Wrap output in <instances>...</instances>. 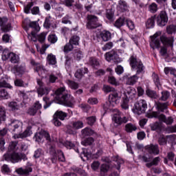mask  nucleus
Masks as SVG:
<instances>
[{
	"mask_svg": "<svg viewBox=\"0 0 176 176\" xmlns=\"http://www.w3.org/2000/svg\"><path fill=\"white\" fill-rule=\"evenodd\" d=\"M130 65L133 69L136 70V74L129 77L127 79V83L128 85H135L138 80V76H137V75H144L145 73V67H144L142 62H141L140 59H137V58L133 56L130 58Z\"/></svg>",
	"mask_w": 176,
	"mask_h": 176,
	"instance_id": "obj_1",
	"label": "nucleus"
},
{
	"mask_svg": "<svg viewBox=\"0 0 176 176\" xmlns=\"http://www.w3.org/2000/svg\"><path fill=\"white\" fill-rule=\"evenodd\" d=\"M55 102L66 107H72L75 104V98L65 93V87H60L56 91Z\"/></svg>",
	"mask_w": 176,
	"mask_h": 176,
	"instance_id": "obj_2",
	"label": "nucleus"
},
{
	"mask_svg": "<svg viewBox=\"0 0 176 176\" xmlns=\"http://www.w3.org/2000/svg\"><path fill=\"white\" fill-rule=\"evenodd\" d=\"M148 109V104L146 103V100L144 99H141L136 102L133 108L132 112L135 113V115H142V113H145Z\"/></svg>",
	"mask_w": 176,
	"mask_h": 176,
	"instance_id": "obj_3",
	"label": "nucleus"
},
{
	"mask_svg": "<svg viewBox=\"0 0 176 176\" xmlns=\"http://www.w3.org/2000/svg\"><path fill=\"white\" fill-rule=\"evenodd\" d=\"M3 159L6 162H12V163H19V162H20L21 159H23V160H27V157L25 156V155L19 154L15 152L11 154H10L8 152L6 154H4Z\"/></svg>",
	"mask_w": 176,
	"mask_h": 176,
	"instance_id": "obj_4",
	"label": "nucleus"
},
{
	"mask_svg": "<svg viewBox=\"0 0 176 176\" xmlns=\"http://www.w3.org/2000/svg\"><path fill=\"white\" fill-rule=\"evenodd\" d=\"M2 59L6 60L8 59H10V61L12 64H17L19 61H20V58L19 57V55L13 53V52H9V50H4L3 52L2 55Z\"/></svg>",
	"mask_w": 176,
	"mask_h": 176,
	"instance_id": "obj_5",
	"label": "nucleus"
},
{
	"mask_svg": "<svg viewBox=\"0 0 176 176\" xmlns=\"http://www.w3.org/2000/svg\"><path fill=\"white\" fill-rule=\"evenodd\" d=\"M87 28H88V30H95V28L100 27L98 18L97 16L94 15H87Z\"/></svg>",
	"mask_w": 176,
	"mask_h": 176,
	"instance_id": "obj_6",
	"label": "nucleus"
},
{
	"mask_svg": "<svg viewBox=\"0 0 176 176\" xmlns=\"http://www.w3.org/2000/svg\"><path fill=\"white\" fill-rule=\"evenodd\" d=\"M112 120L117 126H120L121 124H123V123H127L129 121L127 117L123 116L120 111L113 114Z\"/></svg>",
	"mask_w": 176,
	"mask_h": 176,
	"instance_id": "obj_7",
	"label": "nucleus"
},
{
	"mask_svg": "<svg viewBox=\"0 0 176 176\" xmlns=\"http://www.w3.org/2000/svg\"><path fill=\"white\" fill-rule=\"evenodd\" d=\"M8 126H11V130L12 133H20L23 127V122L19 120L12 119L10 123Z\"/></svg>",
	"mask_w": 176,
	"mask_h": 176,
	"instance_id": "obj_8",
	"label": "nucleus"
},
{
	"mask_svg": "<svg viewBox=\"0 0 176 176\" xmlns=\"http://www.w3.org/2000/svg\"><path fill=\"white\" fill-rule=\"evenodd\" d=\"M168 21V16L166 11H161L157 17V24L159 27H164Z\"/></svg>",
	"mask_w": 176,
	"mask_h": 176,
	"instance_id": "obj_9",
	"label": "nucleus"
},
{
	"mask_svg": "<svg viewBox=\"0 0 176 176\" xmlns=\"http://www.w3.org/2000/svg\"><path fill=\"white\" fill-rule=\"evenodd\" d=\"M30 64L34 66V71L38 74L39 76H42L47 72V70H46L41 63H36L34 60L30 61Z\"/></svg>",
	"mask_w": 176,
	"mask_h": 176,
	"instance_id": "obj_10",
	"label": "nucleus"
},
{
	"mask_svg": "<svg viewBox=\"0 0 176 176\" xmlns=\"http://www.w3.org/2000/svg\"><path fill=\"white\" fill-rule=\"evenodd\" d=\"M113 160L115 162L113 168L118 170V172H113V176H119L120 174V164H123L124 161L121 159L119 156H114L113 157Z\"/></svg>",
	"mask_w": 176,
	"mask_h": 176,
	"instance_id": "obj_11",
	"label": "nucleus"
},
{
	"mask_svg": "<svg viewBox=\"0 0 176 176\" xmlns=\"http://www.w3.org/2000/svg\"><path fill=\"white\" fill-rule=\"evenodd\" d=\"M109 98L111 102L119 104L122 98V92L116 90L109 96Z\"/></svg>",
	"mask_w": 176,
	"mask_h": 176,
	"instance_id": "obj_12",
	"label": "nucleus"
},
{
	"mask_svg": "<svg viewBox=\"0 0 176 176\" xmlns=\"http://www.w3.org/2000/svg\"><path fill=\"white\" fill-rule=\"evenodd\" d=\"M104 57L107 61L109 62L113 61V63H118V61H119V56H118V53L113 50L106 53Z\"/></svg>",
	"mask_w": 176,
	"mask_h": 176,
	"instance_id": "obj_13",
	"label": "nucleus"
},
{
	"mask_svg": "<svg viewBox=\"0 0 176 176\" xmlns=\"http://www.w3.org/2000/svg\"><path fill=\"white\" fill-rule=\"evenodd\" d=\"M157 36V33L151 36V40L150 42V46L152 47V49H159V47H160V38H159Z\"/></svg>",
	"mask_w": 176,
	"mask_h": 176,
	"instance_id": "obj_14",
	"label": "nucleus"
},
{
	"mask_svg": "<svg viewBox=\"0 0 176 176\" xmlns=\"http://www.w3.org/2000/svg\"><path fill=\"white\" fill-rule=\"evenodd\" d=\"M146 150L151 155H159L160 151L157 144H150L146 146Z\"/></svg>",
	"mask_w": 176,
	"mask_h": 176,
	"instance_id": "obj_15",
	"label": "nucleus"
},
{
	"mask_svg": "<svg viewBox=\"0 0 176 176\" xmlns=\"http://www.w3.org/2000/svg\"><path fill=\"white\" fill-rule=\"evenodd\" d=\"M37 83L40 86V87L38 89V96H41V97H42V96H44V94H49L50 89L43 86V82H42L41 80H38Z\"/></svg>",
	"mask_w": 176,
	"mask_h": 176,
	"instance_id": "obj_16",
	"label": "nucleus"
},
{
	"mask_svg": "<svg viewBox=\"0 0 176 176\" xmlns=\"http://www.w3.org/2000/svg\"><path fill=\"white\" fill-rule=\"evenodd\" d=\"M50 152L52 153V155L58 154V160L59 162H65V157H64V153L61 151H58L56 152V148L53 146H51L50 148Z\"/></svg>",
	"mask_w": 176,
	"mask_h": 176,
	"instance_id": "obj_17",
	"label": "nucleus"
},
{
	"mask_svg": "<svg viewBox=\"0 0 176 176\" xmlns=\"http://www.w3.org/2000/svg\"><path fill=\"white\" fill-rule=\"evenodd\" d=\"M167 140H170V141H174V140H176V135H168V136H164L162 135L158 140V142L160 145H166L167 144Z\"/></svg>",
	"mask_w": 176,
	"mask_h": 176,
	"instance_id": "obj_18",
	"label": "nucleus"
},
{
	"mask_svg": "<svg viewBox=\"0 0 176 176\" xmlns=\"http://www.w3.org/2000/svg\"><path fill=\"white\" fill-rule=\"evenodd\" d=\"M160 40L163 45L173 47V43H174V37H166V36H162L160 37Z\"/></svg>",
	"mask_w": 176,
	"mask_h": 176,
	"instance_id": "obj_19",
	"label": "nucleus"
},
{
	"mask_svg": "<svg viewBox=\"0 0 176 176\" xmlns=\"http://www.w3.org/2000/svg\"><path fill=\"white\" fill-rule=\"evenodd\" d=\"M31 134H32V132L31 131V130H30V129H26L23 133L14 135L13 138L14 140H17L19 138H26V137H30Z\"/></svg>",
	"mask_w": 176,
	"mask_h": 176,
	"instance_id": "obj_20",
	"label": "nucleus"
},
{
	"mask_svg": "<svg viewBox=\"0 0 176 176\" xmlns=\"http://www.w3.org/2000/svg\"><path fill=\"white\" fill-rule=\"evenodd\" d=\"M12 71L16 76L23 75V74H24V72H25V67H24V66H21V65H20V66L15 65L12 68Z\"/></svg>",
	"mask_w": 176,
	"mask_h": 176,
	"instance_id": "obj_21",
	"label": "nucleus"
},
{
	"mask_svg": "<svg viewBox=\"0 0 176 176\" xmlns=\"http://www.w3.org/2000/svg\"><path fill=\"white\" fill-rule=\"evenodd\" d=\"M16 173L20 175H28L30 173H32V168L28 166L25 168H19L16 169Z\"/></svg>",
	"mask_w": 176,
	"mask_h": 176,
	"instance_id": "obj_22",
	"label": "nucleus"
},
{
	"mask_svg": "<svg viewBox=\"0 0 176 176\" xmlns=\"http://www.w3.org/2000/svg\"><path fill=\"white\" fill-rule=\"evenodd\" d=\"M87 72H89V70L86 67L78 69L75 73V77L77 79H81L85 76V74H87Z\"/></svg>",
	"mask_w": 176,
	"mask_h": 176,
	"instance_id": "obj_23",
	"label": "nucleus"
},
{
	"mask_svg": "<svg viewBox=\"0 0 176 176\" xmlns=\"http://www.w3.org/2000/svg\"><path fill=\"white\" fill-rule=\"evenodd\" d=\"M118 9L120 12H126V10H129V6H127V3L125 1L120 0L118 1Z\"/></svg>",
	"mask_w": 176,
	"mask_h": 176,
	"instance_id": "obj_24",
	"label": "nucleus"
},
{
	"mask_svg": "<svg viewBox=\"0 0 176 176\" xmlns=\"http://www.w3.org/2000/svg\"><path fill=\"white\" fill-rule=\"evenodd\" d=\"M160 120H162L164 122V123H166V124H173V122H174V119L171 117L166 118V116L161 114L159 116Z\"/></svg>",
	"mask_w": 176,
	"mask_h": 176,
	"instance_id": "obj_25",
	"label": "nucleus"
},
{
	"mask_svg": "<svg viewBox=\"0 0 176 176\" xmlns=\"http://www.w3.org/2000/svg\"><path fill=\"white\" fill-rule=\"evenodd\" d=\"M124 130L126 133H133V131H137V125L132 123H128L125 125Z\"/></svg>",
	"mask_w": 176,
	"mask_h": 176,
	"instance_id": "obj_26",
	"label": "nucleus"
},
{
	"mask_svg": "<svg viewBox=\"0 0 176 176\" xmlns=\"http://www.w3.org/2000/svg\"><path fill=\"white\" fill-rule=\"evenodd\" d=\"M146 94L147 96L149 97V98H152L153 100H156L157 98H159V95H157L156 91L150 89L146 90Z\"/></svg>",
	"mask_w": 176,
	"mask_h": 176,
	"instance_id": "obj_27",
	"label": "nucleus"
},
{
	"mask_svg": "<svg viewBox=\"0 0 176 176\" xmlns=\"http://www.w3.org/2000/svg\"><path fill=\"white\" fill-rule=\"evenodd\" d=\"M66 116L67 113L60 110H58L54 115V118H56L57 119H60V120H64Z\"/></svg>",
	"mask_w": 176,
	"mask_h": 176,
	"instance_id": "obj_28",
	"label": "nucleus"
},
{
	"mask_svg": "<svg viewBox=\"0 0 176 176\" xmlns=\"http://www.w3.org/2000/svg\"><path fill=\"white\" fill-rule=\"evenodd\" d=\"M47 60L48 64H50V65H56V64L57 63L56 56L53 55V54H48Z\"/></svg>",
	"mask_w": 176,
	"mask_h": 176,
	"instance_id": "obj_29",
	"label": "nucleus"
},
{
	"mask_svg": "<svg viewBox=\"0 0 176 176\" xmlns=\"http://www.w3.org/2000/svg\"><path fill=\"white\" fill-rule=\"evenodd\" d=\"M126 18L124 17H120L118 19H117L116 21V22L114 23V25L117 28H120V27H123V25H124V22L126 21Z\"/></svg>",
	"mask_w": 176,
	"mask_h": 176,
	"instance_id": "obj_30",
	"label": "nucleus"
},
{
	"mask_svg": "<svg viewBox=\"0 0 176 176\" xmlns=\"http://www.w3.org/2000/svg\"><path fill=\"white\" fill-rule=\"evenodd\" d=\"M100 36L102 41L104 42H108V41L111 38V32H109V31L104 30L100 34Z\"/></svg>",
	"mask_w": 176,
	"mask_h": 176,
	"instance_id": "obj_31",
	"label": "nucleus"
},
{
	"mask_svg": "<svg viewBox=\"0 0 176 176\" xmlns=\"http://www.w3.org/2000/svg\"><path fill=\"white\" fill-rule=\"evenodd\" d=\"M129 96H123L122 97V100L121 102V107L122 109H129Z\"/></svg>",
	"mask_w": 176,
	"mask_h": 176,
	"instance_id": "obj_32",
	"label": "nucleus"
},
{
	"mask_svg": "<svg viewBox=\"0 0 176 176\" xmlns=\"http://www.w3.org/2000/svg\"><path fill=\"white\" fill-rule=\"evenodd\" d=\"M160 160H161V159L159 157H156L152 160V162H151L149 163H146V166H147L148 168H151V167H152V166H157V164H159V163H160Z\"/></svg>",
	"mask_w": 176,
	"mask_h": 176,
	"instance_id": "obj_33",
	"label": "nucleus"
},
{
	"mask_svg": "<svg viewBox=\"0 0 176 176\" xmlns=\"http://www.w3.org/2000/svg\"><path fill=\"white\" fill-rule=\"evenodd\" d=\"M66 83L69 87H70V89H72V90H76L79 89V85L77 82H75V81L67 80Z\"/></svg>",
	"mask_w": 176,
	"mask_h": 176,
	"instance_id": "obj_34",
	"label": "nucleus"
},
{
	"mask_svg": "<svg viewBox=\"0 0 176 176\" xmlns=\"http://www.w3.org/2000/svg\"><path fill=\"white\" fill-rule=\"evenodd\" d=\"M170 92L168 91H163L161 93V96L159 98L160 101H167L168 98H170Z\"/></svg>",
	"mask_w": 176,
	"mask_h": 176,
	"instance_id": "obj_35",
	"label": "nucleus"
},
{
	"mask_svg": "<svg viewBox=\"0 0 176 176\" xmlns=\"http://www.w3.org/2000/svg\"><path fill=\"white\" fill-rule=\"evenodd\" d=\"M146 28H153L155 27V16H151L146 22Z\"/></svg>",
	"mask_w": 176,
	"mask_h": 176,
	"instance_id": "obj_36",
	"label": "nucleus"
},
{
	"mask_svg": "<svg viewBox=\"0 0 176 176\" xmlns=\"http://www.w3.org/2000/svg\"><path fill=\"white\" fill-rule=\"evenodd\" d=\"M89 64L94 68H97V67L100 66V61H98V59H97L94 57H91L89 58Z\"/></svg>",
	"mask_w": 176,
	"mask_h": 176,
	"instance_id": "obj_37",
	"label": "nucleus"
},
{
	"mask_svg": "<svg viewBox=\"0 0 176 176\" xmlns=\"http://www.w3.org/2000/svg\"><path fill=\"white\" fill-rule=\"evenodd\" d=\"M81 134L84 137H86V135H93L94 131L90 129V128L86 127L81 131Z\"/></svg>",
	"mask_w": 176,
	"mask_h": 176,
	"instance_id": "obj_38",
	"label": "nucleus"
},
{
	"mask_svg": "<svg viewBox=\"0 0 176 176\" xmlns=\"http://www.w3.org/2000/svg\"><path fill=\"white\" fill-rule=\"evenodd\" d=\"M135 94V89L131 88V87H128L124 91V97H127L128 96H133Z\"/></svg>",
	"mask_w": 176,
	"mask_h": 176,
	"instance_id": "obj_39",
	"label": "nucleus"
},
{
	"mask_svg": "<svg viewBox=\"0 0 176 176\" xmlns=\"http://www.w3.org/2000/svg\"><path fill=\"white\" fill-rule=\"evenodd\" d=\"M94 143V138H88L81 142L82 145H84V146H89V145H93Z\"/></svg>",
	"mask_w": 176,
	"mask_h": 176,
	"instance_id": "obj_40",
	"label": "nucleus"
},
{
	"mask_svg": "<svg viewBox=\"0 0 176 176\" xmlns=\"http://www.w3.org/2000/svg\"><path fill=\"white\" fill-rule=\"evenodd\" d=\"M108 82L113 86H119V81L116 80V78L113 76H109L108 77Z\"/></svg>",
	"mask_w": 176,
	"mask_h": 176,
	"instance_id": "obj_41",
	"label": "nucleus"
},
{
	"mask_svg": "<svg viewBox=\"0 0 176 176\" xmlns=\"http://www.w3.org/2000/svg\"><path fill=\"white\" fill-rule=\"evenodd\" d=\"M17 142H12L8 146V152H14L17 151Z\"/></svg>",
	"mask_w": 176,
	"mask_h": 176,
	"instance_id": "obj_42",
	"label": "nucleus"
},
{
	"mask_svg": "<svg viewBox=\"0 0 176 176\" xmlns=\"http://www.w3.org/2000/svg\"><path fill=\"white\" fill-rule=\"evenodd\" d=\"M140 159L142 162H144V163H149V162L152 161V156L148 154H146V155L140 156Z\"/></svg>",
	"mask_w": 176,
	"mask_h": 176,
	"instance_id": "obj_43",
	"label": "nucleus"
},
{
	"mask_svg": "<svg viewBox=\"0 0 176 176\" xmlns=\"http://www.w3.org/2000/svg\"><path fill=\"white\" fill-rule=\"evenodd\" d=\"M73 129L75 130H79V129L83 128V122L77 121L72 123Z\"/></svg>",
	"mask_w": 176,
	"mask_h": 176,
	"instance_id": "obj_44",
	"label": "nucleus"
},
{
	"mask_svg": "<svg viewBox=\"0 0 176 176\" xmlns=\"http://www.w3.org/2000/svg\"><path fill=\"white\" fill-rule=\"evenodd\" d=\"M9 108L12 109V111H19L20 109V106L16 102H11L8 104Z\"/></svg>",
	"mask_w": 176,
	"mask_h": 176,
	"instance_id": "obj_45",
	"label": "nucleus"
},
{
	"mask_svg": "<svg viewBox=\"0 0 176 176\" xmlns=\"http://www.w3.org/2000/svg\"><path fill=\"white\" fill-rule=\"evenodd\" d=\"M34 139L35 140V141H36V142H42V140H43V131L39 133H36L34 135Z\"/></svg>",
	"mask_w": 176,
	"mask_h": 176,
	"instance_id": "obj_46",
	"label": "nucleus"
},
{
	"mask_svg": "<svg viewBox=\"0 0 176 176\" xmlns=\"http://www.w3.org/2000/svg\"><path fill=\"white\" fill-rule=\"evenodd\" d=\"M0 120L5 122L6 120V111L5 107H0Z\"/></svg>",
	"mask_w": 176,
	"mask_h": 176,
	"instance_id": "obj_47",
	"label": "nucleus"
},
{
	"mask_svg": "<svg viewBox=\"0 0 176 176\" xmlns=\"http://www.w3.org/2000/svg\"><path fill=\"white\" fill-rule=\"evenodd\" d=\"M148 10L151 13H156L157 12V4L153 3L148 6Z\"/></svg>",
	"mask_w": 176,
	"mask_h": 176,
	"instance_id": "obj_48",
	"label": "nucleus"
},
{
	"mask_svg": "<svg viewBox=\"0 0 176 176\" xmlns=\"http://www.w3.org/2000/svg\"><path fill=\"white\" fill-rule=\"evenodd\" d=\"M69 43H72V45H79V36H73L69 39Z\"/></svg>",
	"mask_w": 176,
	"mask_h": 176,
	"instance_id": "obj_49",
	"label": "nucleus"
},
{
	"mask_svg": "<svg viewBox=\"0 0 176 176\" xmlns=\"http://www.w3.org/2000/svg\"><path fill=\"white\" fill-rule=\"evenodd\" d=\"M156 105L157 109H159V111H161V112H163L164 109H167V103L157 102Z\"/></svg>",
	"mask_w": 176,
	"mask_h": 176,
	"instance_id": "obj_50",
	"label": "nucleus"
},
{
	"mask_svg": "<svg viewBox=\"0 0 176 176\" xmlns=\"http://www.w3.org/2000/svg\"><path fill=\"white\" fill-rule=\"evenodd\" d=\"M72 45L73 44L69 42L64 46L63 51L65 52V53H68L69 52H72V50H74V45Z\"/></svg>",
	"mask_w": 176,
	"mask_h": 176,
	"instance_id": "obj_51",
	"label": "nucleus"
},
{
	"mask_svg": "<svg viewBox=\"0 0 176 176\" xmlns=\"http://www.w3.org/2000/svg\"><path fill=\"white\" fill-rule=\"evenodd\" d=\"M29 25L30 28H33V30H34V31H36L37 32L41 30V27H39V25L38 24V23L35 21L30 22Z\"/></svg>",
	"mask_w": 176,
	"mask_h": 176,
	"instance_id": "obj_52",
	"label": "nucleus"
},
{
	"mask_svg": "<svg viewBox=\"0 0 176 176\" xmlns=\"http://www.w3.org/2000/svg\"><path fill=\"white\" fill-rule=\"evenodd\" d=\"M72 19V16L66 15L62 19V23H63V24H72V22L71 21Z\"/></svg>",
	"mask_w": 176,
	"mask_h": 176,
	"instance_id": "obj_53",
	"label": "nucleus"
},
{
	"mask_svg": "<svg viewBox=\"0 0 176 176\" xmlns=\"http://www.w3.org/2000/svg\"><path fill=\"white\" fill-rule=\"evenodd\" d=\"M103 90L104 93H113L116 91L115 88L109 85H104Z\"/></svg>",
	"mask_w": 176,
	"mask_h": 176,
	"instance_id": "obj_54",
	"label": "nucleus"
},
{
	"mask_svg": "<svg viewBox=\"0 0 176 176\" xmlns=\"http://www.w3.org/2000/svg\"><path fill=\"white\" fill-rule=\"evenodd\" d=\"M96 120H97L96 116H91L87 118V124H89V126H93V124L96 123Z\"/></svg>",
	"mask_w": 176,
	"mask_h": 176,
	"instance_id": "obj_55",
	"label": "nucleus"
},
{
	"mask_svg": "<svg viewBox=\"0 0 176 176\" xmlns=\"http://www.w3.org/2000/svg\"><path fill=\"white\" fill-rule=\"evenodd\" d=\"M176 31V26L174 25H170L166 28V32L168 34H174Z\"/></svg>",
	"mask_w": 176,
	"mask_h": 176,
	"instance_id": "obj_56",
	"label": "nucleus"
},
{
	"mask_svg": "<svg viewBox=\"0 0 176 176\" xmlns=\"http://www.w3.org/2000/svg\"><path fill=\"white\" fill-rule=\"evenodd\" d=\"M108 170H109V166L107 164H102L100 167V173L105 174V173H108Z\"/></svg>",
	"mask_w": 176,
	"mask_h": 176,
	"instance_id": "obj_57",
	"label": "nucleus"
},
{
	"mask_svg": "<svg viewBox=\"0 0 176 176\" xmlns=\"http://www.w3.org/2000/svg\"><path fill=\"white\" fill-rule=\"evenodd\" d=\"M125 21L129 30H134V28H135V25H134V22H133V21L126 19Z\"/></svg>",
	"mask_w": 176,
	"mask_h": 176,
	"instance_id": "obj_58",
	"label": "nucleus"
},
{
	"mask_svg": "<svg viewBox=\"0 0 176 176\" xmlns=\"http://www.w3.org/2000/svg\"><path fill=\"white\" fill-rule=\"evenodd\" d=\"M43 137H45V140L48 141V142H52V141H53L52 138L50 137V134H49V132L46 131H43Z\"/></svg>",
	"mask_w": 176,
	"mask_h": 176,
	"instance_id": "obj_59",
	"label": "nucleus"
},
{
	"mask_svg": "<svg viewBox=\"0 0 176 176\" xmlns=\"http://www.w3.org/2000/svg\"><path fill=\"white\" fill-rule=\"evenodd\" d=\"M72 63V58L67 56H65V67L68 69H69V67H71V63Z\"/></svg>",
	"mask_w": 176,
	"mask_h": 176,
	"instance_id": "obj_60",
	"label": "nucleus"
},
{
	"mask_svg": "<svg viewBox=\"0 0 176 176\" xmlns=\"http://www.w3.org/2000/svg\"><path fill=\"white\" fill-rule=\"evenodd\" d=\"M48 41L51 43H56V42H57V41H58V38H57V36L56 35H54V34H50L48 36Z\"/></svg>",
	"mask_w": 176,
	"mask_h": 176,
	"instance_id": "obj_61",
	"label": "nucleus"
},
{
	"mask_svg": "<svg viewBox=\"0 0 176 176\" xmlns=\"http://www.w3.org/2000/svg\"><path fill=\"white\" fill-rule=\"evenodd\" d=\"M153 79L154 82L156 85V86H157V87L160 86V80L159 79V76H157V74L153 73Z\"/></svg>",
	"mask_w": 176,
	"mask_h": 176,
	"instance_id": "obj_62",
	"label": "nucleus"
},
{
	"mask_svg": "<svg viewBox=\"0 0 176 176\" xmlns=\"http://www.w3.org/2000/svg\"><path fill=\"white\" fill-rule=\"evenodd\" d=\"M112 47H113V43L109 42L102 47V50H104V52L107 50H111Z\"/></svg>",
	"mask_w": 176,
	"mask_h": 176,
	"instance_id": "obj_63",
	"label": "nucleus"
},
{
	"mask_svg": "<svg viewBox=\"0 0 176 176\" xmlns=\"http://www.w3.org/2000/svg\"><path fill=\"white\" fill-rule=\"evenodd\" d=\"M42 155H43V151H42V149L38 148L34 151V156L36 159H38V157H41V156H42Z\"/></svg>",
	"mask_w": 176,
	"mask_h": 176,
	"instance_id": "obj_64",
	"label": "nucleus"
}]
</instances>
